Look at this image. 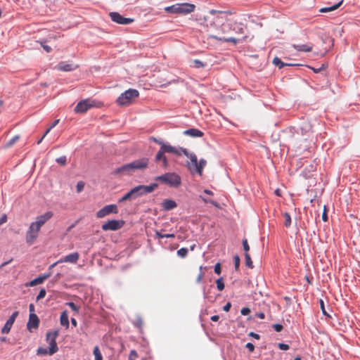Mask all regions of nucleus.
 <instances>
[{"mask_svg":"<svg viewBox=\"0 0 360 360\" xmlns=\"http://www.w3.org/2000/svg\"><path fill=\"white\" fill-rule=\"evenodd\" d=\"M319 302H320V307H321V311H322L323 314L324 315H326V316H328V314H327V312L326 311V309H325L323 301L322 300H320Z\"/></svg>","mask_w":360,"mask_h":360,"instance_id":"864d4df0","label":"nucleus"},{"mask_svg":"<svg viewBox=\"0 0 360 360\" xmlns=\"http://www.w3.org/2000/svg\"><path fill=\"white\" fill-rule=\"evenodd\" d=\"M96 106V102L90 100H83L79 102L75 108L76 113H84L90 108Z\"/></svg>","mask_w":360,"mask_h":360,"instance_id":"1a4fd4ad","label":"nucleus"},{"mask_svg":"<svg viewBox=\"0 0 360 360\" xmlns=\"http://www.w3.org/2000/svg\"><path fill=\"white\" fill-rule=\"evenodd\" d=\"M93 354L95 356V360H103V356L98 346L94 347Z\"/></svg>","mask_w":360,"mask_h":360,"instance_id":"c85d7f7f","label":"nucleus"},{"mask_svg":"<svg viewBox=\"0 0 360 360\" xmlns=\"http://www.w3.org/2000/svg\"><path fill=\"white\" fill-rule=\"evenodd\" d=\"M155 160L156 161H162L163 167L165 168H167L168 161H167V158L165 157V154L158 152L155 155Z\"/></svg>","mask_w":360,"mask_h":360,"instance_id":"a878e982","label":"nucleus"},{"mask_svg":"<svg viewBox=\"0 0 360 360\" xmlns=\"http://www.w3.org/2000/svg\"><path fill=\"white\" fill-rule=\"evenodd\" d=\"M150 140L158 143V145L160 146V147H162V143H165L164 142H162V141L158 139L157 138L155 137H150Z\"/></svg>","mask_w":360,"mask_h":360,"instance_id":"603ef678","label":"nucleus"},{"mask_svg":"<svg viewBox=\"0 0 360 360\" xmlns=\"http://www.w3.org/2000/svg\"><path fill=\"white\" fill-rule=\"evenodd\" d=\"M195 9V6L190 3L176 4L171 6H167L165 11L167 13L187 15L193 13Z\"/></svg>","mask_w":360,"mask_h":360,"instance_id":"20e7f679","label":"nucleus"},{"mask_svg":"<svg viewBox=\"0 0 360 360\" xmlns=\"http://www.w3.org/2000/svg\"><path fill=\"white\" fill-rule=\"evenodd\" d=\"M193 66L197 68H204L205 64L198 59L192 60Z\"/></svg>","mask_w":360,"mask_h":360,"instance_id":"f704fd0d","label":"nucleus"},{"mask_svg":"<svg viewBox=\"0 0 360 360\" xmlns=\"http://www.w3.org/2000/svg\"><path fill=\"white\" fill-rule=\"evenodd\" d=\"M278 347L281 350H288L289 349V345L284 343H278Z\"/></svg>","mask_w":360,"mask_h":360,"instance_id":"09e8293b","label":"nucleus"},{"mask_svg":"<svg viewBox=\"0 0 360 360\" xmlns=\"http://www.w3.org/2000/svg\"><path fill=\"white\" fill-rule=\"evenodd\" d=\"M184 134L191 136L192 137H202L203 133L198 129H189L186 130Z\"/></svg>","mask_w":360,"mask_h":360,"instance_id":"5701e85b","label":"nucleus"},{"mask_svg":"<svg viewBox=\"0 0 360 360\" xmlns=\"http://www.w3.org/2000/svg\"><path fill=\"white\" fill-rule=\"evenodd\" d=\"M79 258L78 252H73L65 257L60 259L58 262H69L72 264H76Z\"/></svg>","mask_w":360,"mask_h":360,"instance_id":"a211bd4d","label":"nucleus"},{"mask_svg":"<svg viewBox=\"0 0 360 360\" xmlns=\"http://www.w3.org/2000/svg\"><path fill=\"white\" fill-rule=\"evenodd\" d=\"M207 161L204 159L200 160V161L197 162V166H195L194 172H196L200 176L202 174V169L206 166Z\"/></svg>","mask_w":360,"mask_h":360,"instance_id":"b1692460","label":"nucleus"},{"mask_svg":"<svg viewBox=\"0 0 360 360\" xmlns=\"http://www.w3.org/2000/svg\"><path fill=\"white\" fill-rule=\"evenodd\" d=\"M124 224V221L123 220H110L102 225V229L105 231H117L121 229Z\"/></svg>","mask_w":360,"mask_h":360,"instance_id":"9d476101","label":"nucleus"},{"mask_svg":"<svg viewBox=\"0 0 360 360\" xmlns=\"http://www.w3.org/2000/svg\"><path fill=\"white\" fill-rule=\"evenodd\" d=\"M78 68L79 65L75 63H68L65 61H62L60 62L57 65H56L54 69L59 71L70 72L77 69Z\"/></svg>","mask_w":360,"mask_h":360,"instance_id":"ddd939ff","label":"nucleus"},{"mask_svg":"<svg viewBox=\"0 0 360 360\" xmlns=\"http://www.w3.org/2000/svg\"><path fill=\"white\" fill-rule=\"evenodd\" d=\"M255 316L260 319H264L265 317V315H264V313H263V312H258V313L255 314Z\"/></svg>","mask_w":360,"mask_h":360,"instance_id":"bf43d9fd","label":"nucleus"},{"mask_svg":"<svg viewBox=\"0 0 360 360\" xmlns=\"http://www.w3.org/2000/svg\"><path fill=\"white\" fill-rule=\"evenodd\" d=\"M217 288L219 291H222L224 289V283L222 278H219L216 281Z\"/></svg>","mask_w":360,"mask_h":360,"instance_id":"72a5a7b5","label":"nucleus"},{"mask_svg":"<svg viewBox=\"0 0 360 360\" xmlns=\"http://www.w3.org/2000/svg\"><path fill=\"white\" fill-rule=\"evenodd\" d=\"M59 122V120H56L52 124L46 129L44 133V136H46L54 127H56Z\"/></svg>","mask_w":360,"mask_h":360,"instance_id":"c03bdc74","label":"nucleus"},{"mask_svg":"<svg viewBox=\"0 0 360 360\" xmlns=\"http://www.w3.org/2000/svg\"><path fill=\"white\" fill-rule=\"evenodd\" d=\"M41 46L43 47V49L47 52V53H50L51 51H52V49L51 48V46L45 44L44 42L43 41H40L39 42Z\"/></svg>","mask_w":360,"mask_h":360,"instance_id":"49530a36","label":"nucleus"},{"mask_svg":"<svg viewBox=\"0 0 360 360\" xmlns=\"http://www.w3.org/2000/svg\"><path fill=\"white\" fill-rule=\"evenodd\" d=\"M66 305L69 306L72 310L75 311L76 313H78L79 311V307L75 304V303L70 302H67Z\"/></svg>","mask_w":360,"mask_h":360,"instance_id":"4c0bfd02","label":"nucleus"},{"mask_svg":"<svg viewBox=\"0 0 360 360\" xmlns=\"http://www.w3.org/2000/svg\"><path fill=\"white\" fill-rule=\"evenodd\" d=\"M51 275V273L49 272V274H44L42 276H40L34 279H33L32 281H31L29 283H27L26 285L27 286H35L37 285H39V284H41L46 279H47L48 278H49Z\"/></svg>","mask_w":360,"mask_h":360,"instance_id":"aec40b11","label":"nucleus"},{"mask_svg":"<svg viewBox=\"0 0 360 360\" xmlns=\"http://www.w3.org/2000/svg\"><path fill=\"white\" fill-rule=\"evenodd\" d=\"M155 236L158 238H175V235L174 233L163 234L160 231H155Z\"/></svg>","mask_w":360,"mask_h":360,"instance_id":"7c9ffc66","label":"nucleus"},{"mask_svg":"<svg viewBox=\"0 0 360 360\" xmlns=\"http://www.w3.org/2000/svg\"><path fill=\"white\" fill-rule=\"evenodd\" d=\"M211 38L215 39L218 41H223V42H231L234 45H236L238 43H243L245 41H250L252 39V37H250L248 34H244L240 38H236V37H220L215 35H211Z\"/></svg>","mask_w":360,"mask_h":360,"instance_id":"6e6552de","label":"nucleus"},{"mask_svg":"<svg viewBox=\"0 0 360 360\" xmlns=\"http://www.w3.org/2000/svg\"><path fill=\"white\" fill-rule=\"evenodd\" d=\"M233 262H234V267H235V269L236 271L238 270L239 269V266H240V257L238 255H235L233 257Z\"/></svg>","mask_w":360,"mask_h":360,"instance_id":"c9c22d12","label":"nucleus"},{"mask_svg":"<svg viewBox=\"0 0 360 360\" xmlns=\"http://www.w3.org/2000/svg\"><path fill=\"white\" fill-rule=\"evenodd\" d=\"M177 204L174 200L166 199L162 202V207L165 210H171L176 208Z\"/></svg>","mask_w":360,"mask_h":360,"instance_id":"4be33fe9","label":"nucleus"},{"mask_svg":"<svg viewBox=\"0 0 360 360\" xmlns=\"http://www.w3.org/2000/svg\"><path fill=\"white\" fill-rule=\"evenodd\" d=\"M136 326H138L139 328H141L142 326H143V321L141 319H138L136 321Z\"/></svg>","mask_w":360,"mask_h":360,"instance_id":"052dcab7","label":"nucleus"},{"mask_svg":"<svg viewBox=\"0 0 360 360\" xmlns=\"http://www.w3.org/2000/svg\"><path fill=\"white\" fill-rule=\"evenodd\" d=\"M250 336H252V337H253L254 338H255V339H257V340H259V338H260V337H259V335L258 334L255 333H253V332H251V333H250Z\"/></svg>","mask_w":360,"mask_h":360,"instance_id":"e2e57ef3","label":"nucleus"},{"mask_svg":"<svg viewBox=\"0 0 360 360\" xmlns=\"http://www.w3.org/2000/svg\"><path fill=\"white\" fill-rule=\"evenodd\" d=\"M284 217V225L285 227H290L291 225V217L288 212H284L283 214Z\"/></svg>","mask_w":360,"mask_h":360,"instance_id":"c756f323","label":"nucleus"},{"mask_svg":"<svg viewBox=\"0 0 360 360\" xmlns=\"http://www.w3.org/2000/svg\"><path fill=\"white\" fill-rule=\"evenodd\" d=\"M240 313L242 315L246 316L250 313V309L248 307H243L241 309Z\"/></svg>","mask_w":360,"mask_h":360,"instance_id":"3c124183","label":"nucleus"},{"mask_svg":"<svg viewBox=\"0 0 360 360\" xmlns=\"http://www.w3.org/2000/svg\"><path fill=\"white\" fill-rule=\"evenodd\" d=\"M139 93L137 90L129 89L122 93L117 99V103L120 106L129 105L139 97Z\"/></svg>","mask_w":360,"mask_h":360,"instance_id":"39448f33","label":"nucleus"},{"mask_svg":"<svg viewBox=\"0 0 360 360\" xmlns=\"http://www.w3.org/2000/svg\"><path fill=\"white\" fill-rule=\"evenodd\" d=\"M58 335V332L54 330L53 332L48 333L46 334V340L49 342V350L44 347H39L37 350V355H53L58 352V347L56 341V338Z\"/></svg>","mask_w":360,"mask_h":360,"instance_id":"7ed1b4c3","label":"nucleus"},{"mask_svg":"<svg viewBox=\"0 0 360 360\" xmlns=\"http://www.w3.org/2000/svg\"><path fill=\"white\" fill-rule=\"evenodd\" d=\"M202 278H203V273H202V272H200V273L199 274V275L198 276L197 278H196V281H197L198 283H200V282H201V281H202Z\"/></svg>","mask_w":360,"mask_h":360,"instance_id":"680f3d73","label":"nucleus"},{"mask_svg":"<svg viewBox=\"0 0 360 360\" xmlns=\"http://www.w3.org/2000/svg\"><path fill=\"white\" fill-rule=\"evenodd\" d=\"M117 212H118V210H117V205L112 204V205H105L104 207L99 210L96 212V217L98 218H103L105 216H107L111 213L117 214Z\"/></svg>","mask_w":360,"mask_h":360,"instance_id":"9b49d317","label":"nucleus"},{"mask_svg":"<svg viewBox=\"0 0 360 360\" xmlns=\"http://www.w3.org/2000/svg\"><path fill=\"white\" fill-rule=\"evenodd\" d=\"M138 358V354L135 350H131L129 355V360H136Z\"/></svg>","mask_w":360,"mask_h":360,"instance_id":"ea45409f","label":"nucleus"},{"mask_svg":"<svg viewBox=\"0 0 360 360\" xmlns=\"http://www.w3.org/2000/svg\"><path fill=\"white\" fill-rule=\"evenodd\" d=\"M204 193H207V194H208V195H213L212 191H210V190H208V189H205V190H204Z\"/></svg>","mask_w":360,"mask_h":360,"instance_id":"774afa93","label":"nucleus"},{"mask_svg":"<svg viewBox=\"0 0 360 360\" xmlns=\"http://www.w3.org/2000/svg\"><path fill=\"white\" fill-rule=\"evenodd\" d=\"M342 1H340V2L335 4V5L332 6H330V7H324V8H322L320 9V12L321 13H327V12H330V11H335L336 10L337 8H338L340 5L342 4Z\"/></svg>","mask_w":360,"mask_h":360,"instance_id":"bb28decb","label":"nucleus"},{"mask_svg":"<svg viewBox=\"0 0 360 360\" xmlns=\"http://www.w3.org/2000/svg\"><path fill=\"white\" fill-rule=\"evenodd\" d=\"M149 160L146 158H143L136 160L130 163L126 164L117 169L114 172V174L130 175L136 170H142L146 169L148 165Z\"/></svg>","mask_w":360,"mask_h":360,"instance_id":"f03ea898","label":"nucleus"},{"mask_svg":"<svg viewBox=\"0 0 360 360\" xmlns=\"http://www.w3.org/2000/svg\"><path fill=\"white\" fill-rule=\"evenodd\" d=\"M39 324V319L38 316L34 314L31 313L29 316V321L27 324V329L31 330L32 328H37Z\"/></svg>","mask_w":360,"mask_h":360,"instance_id":"dca6fc26","label":"nucleus"},{"mask_svg":"<svg viewBox=\"0 0 360 360\" xmlns=\"http://www.w3.org/2000/svg\"><path fill=\"white\" fill-rule=\"evenodd\" d=\"M18 315V311H15L12 314V315L9 317V319L7 320L6 323L4 326V327L1 329V333L4 334H7L10 332L11 328L15 322V320L16 317Z\"/></svg>","mask_w":360,"mask_h":360,"instance_id":"2eb2a0df","label":"nucleus"},{"mask_svg":"<svg viewBox=\"0 0 360 360\" xmlns=\"http://www.w3.org/2000/svg\"><path fill=\"white\" fill-rule=\"evenodd\" d=\"M52 217L53 213L51 212H46L44 214L38 216L36 218V221L30 224V227L26 232L27 243L32 245L34 243L39 236L41 226Z\"/></svg>","mask_w":360,"mask_h":360,"instance_id":"f257e3e1","label":"nucleus"},{"mask_svg":"<svg viewBox=\"0 0 360 360\" xmlns=\"http://www.w3.org/2000/svg\"><path fill=\"white\" fill-rule=\"evenodd\" d=\"M111 20L120 25H128L134 22V19L124 18L117 12H111L109 13Z\"/></svg>","mask_w":360,"mask_h":360,"instance_id":"f8f14e48","label":"nucleus"},{"mask_svg":"<svg viewBox=\"0 0 360 360\" xmlns=\"http://www.w3.org/2000/svg\"><path fill=\"white\" fill-rule=\"evenodd\" d=\"M132 200V198H131V194H130V193L129 191L122 198H120L119 200V202H123V201H125V200Z\"/></svg>","mask_w":360,"mask_h":360,"instance_id":"79ce46f5","label":"nucleus"},{"mask_svg":"<svg viewBox=\"0 0 360 360\" xmlns=\"http://www.w3.org/2000/svg\"><path fill=\"white\" fill-rule=\"evenodd\" d=\"M231 307V304L230 302H227L224 307L223 309L225 311H229Z\"/></svg>","mask_w":360,"mask_h":360,"instance_id":"4d7b16f0","label":"nucleus"},{"mask_svg":"<svg viewBox=\"0 0 360 360\" xmlns=\"http://www.w3.org/2000/svg\"><path fill=\"white\" fill-rule=\"evenodd\" d=\"M243 247L245 253L248 252V251L250 250V246L248 245V242L247 239L243 240Z\"/></svg>","mask_w":360,"mask_h":360,"instance_id":"37998d69","label":"nucleus"},{"mask_svg":"<svg viewBox=\"0 0 360 360\" xmlns=\"http://www.w3.org/2000/svg\"><path fill=\"white\" fill-rule=\"evenodd\" d=\"M56 161L61 165H66V162H67V159H66V156L63 155V156H60L59 158H58Z\"/></svg>","mask_w":360,"mask_h":360,"instance_id":"e433bc0d","label":"nucleus"},{"mask_svg":"<svg viewBox=\"0 0 360 360\" xmlns=\"http://www.w3.org/2000/svg\"><path fill=\"white\" fill-rule=\"evenodd\" d=\"M84 187V182L82 181H79L76 186L77 193H80L83 190Z\"/></svg>","mask_w":360,"mask_h":360,"instance_id":"a18cd8bd","label":"nucleus"},{"mask_svg":"<svg viewBox=\"0 0 360 360\" xmlns=\"http://www.w3.org/2000/svg\"><path fill=\"white\" fill-rule=\"evenodd\" d=\"M7 221V217L6 214H4L2 215L1 217H0V226L4 223H6Z\"/></svg>","mask_w":360,"mask_h":360,"instance_id":"13d9d810","label":"nucleus"},{"mask_svg":"<svg viewBox=\"0 0 360 360\" xmlns=\"http://www.w3.org/2000/svg\"><path fill=\"white\" fill-rule=\"evenodd\" d=\"M60 324L63 326H65L66 328H68L69 327L68 315V312L66 311H64L61 313L60 317Z\"/></svg>","mask_w":360,"mask_h":360,"instance_id":"393cba45","label":"nucleus"},{"mask_svg":"<svg viewBox=\"0 0 360 360\" xmlns=\"http://www.w3.org/2000/svg\"><path fill=\"white\" fill-rule=\"evenodd\" d=\"M245 347L250 352H252L255 350V346L251 342L247 343Z\"/></svg>","mask_w":360,"mask_h":360,"instance_id":"5fc2aeb1","label":"nucleus"},{"mask_svg":"<svg viewBox=\"0 0 360 360\" xmlns=\"http://www.w3.org/2000/svg\"><path fill=\"white\" fill-rule=\"evenodd\" d=\"M188 250L186 248H182L177 251V255L181 258H184L187 256Z\"/></svg>","mask_w":360,"mask_h":360,"instance_id":"473e14b6","label":"nucleus"},{"mask_svg":"<svg viewBox=\"0 0 360 360\" xmlns=\"http://www.w3.org/2000/svg\"><path fill=\"white\" fill-rule=\"evenodd\" d=\"M46 292L45 289H44V288H41V289L40 290V291H39V294H38L37 297V300L38 301V300H41V299L44 298V297L46 296Z\"/></svg>","mask_w":360,"mask_h":360,"instance_id":"a19ab883","label":"nucleus"},{"mask_svg":"<svg viewBox=\"0 0 360 360\" xmlns=\"http://www.w3.org/2000/svg\"><path fill=\"white\" fill-rule=\"evenodd\" d=\"M322 219L323 221H328V215H327V211H326V206L324 207V210H323V212L322 214Z\"/></svg>","mask_w":360,"mask_h":360,"instance_id":"6e6d98bb","label":"nucleus"},{"mask_svg":"<svg viewBox=\"0 0 360 360\" xmlns=\"http://www.w3.org/2000/svg\"><path fill=\"white\" fill-rule=\"evenodd\" d=\"M29 309H30V314L33 313V311H34V306L33 304H30Z\"/></svg>","mask_w":360,"mask_h":360,"instance_id":"69168bd1","label":"nucleus"},{"mask_svg":"<svg viewBox=\"0 0 360 360\" xmlns=\"http://www.w3.org/2000/svg\"><path fill=\"white\" fill-rule=\"evenodd\" d=\"M18 139H19L18 136H15L13 137L11 140H9V141L7 142V143L6 145V147L12 146Z\"/></svg>","mask_w":360,"mask_h":360,"instance_id":"58836bf2","label":"nucleus"},{"mask_svg":"<svg viewBox=\"0 0 360 360\" xmlns=\"http://www.w3.org/2000/svg\"><path fill=\"white\" fill-rule=\"evenodd\" d=\"M273 64L278 66L280 69L285 65H292L291 64L284 63L279 58L275 57L273 59Z\"/></svg>","mask_w":360,"mask_h":360,"instance_id":"cd10ccee","label":"nucleus"},{"mask_svg":"<svg viewBox=\"0 0 360 360\" xmlns=\"http://www.w3.org/2000/svg\"><path fill=\"white\" fill-rule=\"evenodd\" d=\"M219 319V316L218 315H214L211 316V320L212 321H217Z\"/></svg>","mask_w":360,"mask_h":360,"instance_id":"0e129e2a","label":"nucleus"},{"mask_svg":"<svg viewBox=\"0 0 360 360\" xmlns=\"http://www.w3.org/2000/svg\"><path fill=\"white\" fill-rule=\"evenodd\" d=\"M161 153L165 154V153H173L176 155H181L179 150L176 148L166 143H162V147H160L159 151Z\"/></svg>","mask_w":360,"mask_h":360,"instance_id":"f3484780","label":"nucleus"},{"mask_svg":"<svg viewBox=\"0 0 360 360\" xmlns=\"http://www.w3.org/2000/svg\"><path fill=\"white\" fill-rule=\"evenodd\" d=\"M180 149L181 152L191 160V163L188 164V167L191 173L194 172L195 166H197L198 162L197 156L193 153H188L186 148H181Z\"/></svg>","mask_w":360,"mask_h":360,"instance_id":"4468645a","label":"nucleus"},{"mask_svg":"<svg viewBox=\"0 0 360 360\" xmlns=\"http://www.w3.org/2000/svg\"><path fill=\"white\" fill-rule=\"evenodd\" d=\"M214 272L217 274H220L221 272V264L219 263H217L215 265H214Z\"/></svg>","mask_w":360,"mask_h":360,"instance_id":"de8ad7c7","label":"nucleus"},{"mask_svg":"<svg viewBox=\"0 0 360 360\" xmlns=\"http://www.w3.org/2000/svg\"><path fill=\"white\" fill-rule=\"evenodd\" d=\"M71 323H72V326H74L75 327H76L77 325V322L75 320V319H74V318L71 319Z\"/></svg>","mask_w":360,"mask_h":360,"instance_id":"338daca9","label":"nucleus"},{"mask_svg":"<svg viewBox=\"0 0 360 360\" xmlns=\"http://www.w3.org/2000/svg\"><path fill=\"white\" fill-rule=\"evenodd\" d=\"M245 265L248 267L252 269L253 268L252 262L251 257L248 252L245 253Z\"/></svg>","mask_w":360,"mask_h":360,"instance_id":"2f4dec72","label":"nucleus"},{"mask_svg":"<svg viewBox=\"0 0 360 360\" xmlns=\"http://www.w3.org/2000/svg\"><path fill=\"white\" fill-rule=\"evenodd\" d=\"M155 179L174 187H177L181 184V178L175 173H166L161 176H156Z\"/></svg>","mask_w":360,"mask_h":360,"instance_id":"0eeeda50","label":"nucleus"},{"mask_svg":"<svg viewBox=\"0 0 360 360\" xmlns=\"http://www.w3.org/2000/svg\"><path fill=\"white\" fill-rule=\"evenodd\" d=\"M273 328H274V330L276 332H281L283 328V326L281 324H278V323L274 324Z\"/></svg>","mask_w":360,"mask_h":360,"instance_id":"8fccbe9b","label":"nucleus"},{"mask_svg":"<svg viewBox=\"0 0 360 360\" xmlns=\"http://www.w3.org/2000/svg\"><path fill=\"white\" fill-rule=\"evenodd\" d=\"M229 30H233L236 34H244L245 27L237 22L229 25Z\"/></svg>","mask_w":360,"mask_h":360,"instance_id":"6ab92c4d","label":"nucleus"},{"mask_svg":"<svg viewBox=\"0 0 360 360\" xmlns=\"http://www.w3.org/2000/svg\"><path fill=\"white\" fill-rule=\"evenodd\" d=\"M292 47L297 51L310 52L312 51L313 46L311 44H292Z\"/></svg>","mask_w":360,"mask_h":360,"instance_id":"412c9836","label":"nucleus"},{"mask_svg":"<svg viewBox=\"0 0 360 360\" xmlns=\"http://www.w3.org/2000/svg\"><path fill=\"white\" fill-rule=\"evenodd\" d=\"M158 187V184L156 183H153L148 186L139 185L130 190L129 193L133 200L145 194L152 193Z\"/></svg>","mask_w":360,"mask_h":360,"instance_id":"423d86ee","label":"nucleus"}]
</instances>
